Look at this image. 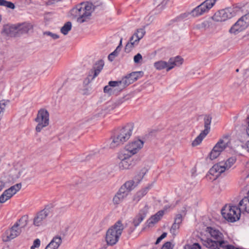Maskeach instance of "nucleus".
<instances>
[{"label": "nucleus", "instance_id": "35", "mask_svg": "<svg viewBox=\"0 0 249 249\" xmlns=\"http://www.w3.org/2000/svg\"><path fill=\"white\" fill-rule=\"evenodd\" d=\"M145 33V31L144 29L140 28L138 29L136 33L134 34L136 36V40L140 41L143 37Z\"/></svg>", "mask_w": 249, "mask_h": 249}, {"label": "nucleus", "instance_id": "43", "mask_svg": "<svg viewBox=\"0 0 249 249\" xmlns=\"http://www.w3.org/2000/svg\"><path fill=\"white\" fill-rule=\"evenodd\" d=\"M93 76V74H91L89 71L88 76L85 78V79L83 81V84L85 86H87L93 79H92V77Z\"/></svg>", "mask_w": 249, "mask_h": 249}, {"label": "nucleus", "instance_id": "44", "mask_svg": "<svg viewBox=\"0 0 249 249\" xmlns=\"http://www.w3.org/2000/svg\"><path fill=\"white\" fill-rule=\"evenodd\" d=\"M118 191L123 194L124 196H126L129 192L127 188L124 185V184L121 187Z\"/></svg>", "mask_w": 249, "mask_h": 249}, {"label": "nucleus", "instance_id": "21", "mask_svg": "<svg viewBox=\"0 0 249 249\" xmlns=\"http://www.w3.org/2000/svg\"><path fill=\"white\" fill-rule=\"evenodd\" d=\"M241 212L245 211L249 213V196L244 197L239 203Z\"/></svg>", "mask_w": 249, "mask_h": 249}, {"label": "nucleus", "instance_id": "62", "mask_svg": "<svg viewBox=\"0 0 249 249\" xmlns=\"http://www.w3.org/2000/svg\"><path fill=\"white\" fill-rule=\"evenodd\" d=\"M4 187V184L1 181H0V192L2 190L3 187Z\"/></svg>", "mask_w": 249, "mask_h": 249}, {"label": "nucleus", "instance_id": "47", "mask_svg": "<svg viewBox=\"0 0 249 249\" xmlns=\"http://www.w3.org/2000/svg\"><path fill=\"white\" fill-rule=\"evenodd\" d=\"M142 60V55L138 53L134 57V61L135 63H140V61Z\"/></svg>", "mask_w": 249, "mask_h": 249}, {"label": "nucleus", "instance_id": "55", "mask_svg": "<svg viewBox=\"0 0 249 249\" xmlns=\"http://www.w3.org/2000/svg\"><path fill=\"white\" fill-rule=\"evenodd\" d=\"M151 185H149L148 186L146 187L144 189L141 190V191L142 192L143 195H144V196H145L147 193L148 191L151 188Z\"/></svg>", "mask_w": 249, "mask_h": 249}, {"label": "nucleus", "instance_id": "23", "mask_svg": "<svg viewBox=\"0 0 249 249\" xmlns=\"http://www.w3.org/2000/svg\"><path fill=\"white\" fill-rule=\"evenodd\" d=\"M124 101L123 99H119L116 102H108L107 103L105 109L110 111L120 105Z\"/></svg>", "mask_w": 249, "mask_h": 249}, {"label": "nucleus", "instance_id": "64", "mask_svg": "<svg viewBox=\"0 0 249 249\" xmlns=\"http://www.w3.org/2000/svg\"><path fill=\"white\" fill-rule=\"evenodd\" d=\"M90 157V155H89L87 156L86 157V160H89L90 159V158H89V157Z\"/></svg>", "mask_w": 249, "mask_h": 249}, {"label": "nucleus", "instance_id": "14", "mask_svg": "<svg viewBox=\"0 0 249 249\" xmlns=\"http://www.w3.org/2000/svg\"><path fill=\"white\" fill-rule=\"evenodd\" d=\"M143 142L140 139L134 140L127 144L123 151H127L128 154L132 156L143 147Z\"/></svg>", "mask_w": 249, "mask_h": 249}, {"label": "nucleus", "instance_id": "53", "mask_svg": "<svg viewBox=\"0 0 249 249\" xmlns=\"http://www.w3.org/2000/svg\"><path fill=\"white\" fill-rule=\"evenodd\" d=\"M40 241L39 239H36L34 241L33 245L32 246V248H38L40 246Z\"/></svg>", "mask_w": 249, "mask_h": 249}, {"label": "nucleus", "instance_id": "5", "mask_svg": "<svg viewBox=\"0 0 249 249\" xmlns=\"http://www.w3.org/2000/svg\"><path fill=\"white\" fill-rule=\"evenodd\" d=\"M216 2V0H206L200 4L193 9L190 12L184 13L181 16L182 18H186L188 15L193 17H197L208 12Z\"/></svg>", "mask_w": 249, "mask_h": 249}, {"label": "nucleus", "instance_id": "2", "mask_svg": "<svg viewBox=\"0 0 249 249\" xmlns=\"http://www.w3.org/2000/svg\"><path fill=\"white\" fill-rule=\"evenodd\" d=\"M133 128V124L130 123L116 130L111 137L110 147L114 148L127 141L132 135Z\"/></svg>", "mask_w": 249, "mask_h": 249}, {"label": "nucleus", "instance_id": "61", "mask_svg": "<svg viewBox=\"0 0 249 249\" xmlns=\"http://www.w3.org/2000/svg\"><path fill=\"white\" fill-rule=\"evenodd\" d=\"M137 193L139 195H140V197H141L142 198L143 196H144V195H143V194L142 193V192L141 191H140L138 192Z\"/></svg>", "mask_w": 249, "mask_h": 249}, {"label": "nucleus", "instance_id": "51", "mask_svg": "<svg viewBox=\"0 0 249 249\" xmlns=\"http://www.w3.org/2000/svg\"><path fill=\"white\" fill-rule=\"evenodd\" d=\"M139 41H136V36L134 35H133L129 39V41L128 43H133V45L135 46V45H137Z\"/></svg>", "mask_w": 249, "mask_h": 249}, {"label": "nucleus", "instance_id": "19", "mask_svg": "<svg viewBox=\"0 0 249 249\" xmlns=\"http://www.w3.org/2000/svg\"><path fill=\"white\" fill-rule=\"evenodd\" d=\"M104 65V61L100 60L98 61L94 65L93 69L89 71L93 74L92 79L95 78L100 72Z\"/></svg>", "mask_w": 249, "mask_h": 249}, {"label": "nucleus", "instance_id": "16", "mask_svg": "<svg viewBox=\"0 0 249 249\" xmlns=\"http://www.w3.org/2000/svg\"><path fill=\"white\" fill-rule=\"evenodd\" d=\"M148 206L146 205L140 211L139 213L135 217L133 221V224L135 227L138 226L145 218L148 212Z\"/></svg>", "mask_w": 249, "mask_h": 249}, {"label": "nucleus", "instance_id": "6", "mask_svg": "<svg viewBox=\"0 0 249 249\" xmlns=\"http://www.w3.org/2000/svg\"><path fill=\"white\" fill-rule=\"evenodd\" d=\"M240 10L238 7H228L216 12L213 16V20L217 22L225 21L234 17Z\"/></svg>", "mask_w": 249, "mask_h": 249}, {"label": "nucleus", "instance_id": "31", "mask_svg": "<svg viewBox=\"0 0 249 249\" xmlns=\"http://www.w3.org/2000/svg\"><path fill=\"white\" fill-rule=\"evenodd\" d=\"M126 196H124L123 194L121 193L120 192L118 191L116 193L114 197H113V201L114 204H118L121 201H122L126 197Z\"/></svg>", "mask_w": 249, "mask_h": 249}, {"label": "nucleus", "instance_id": "26", "mask_svg": "<svg viewBox=\"0 0 249 249\" xmlns=\"http://www.w3.org/2000/svg\"><path fill=\"white\" fill-rule=\"evenodd\" d=\"M154 65L156 69L158 70H161L165 68H166L167 70V68L170 66L169 62H166L162 60L156 62L154 63Z\"/></svg>", "mask_w": 249, "mask_h": 249}, {"label": "nucleus", "instance_id": "11", "mask_svg": "<svg viewBox=\"0 0 249 249\" xmlns=\"http://www.w3.org/2000/svg\"><path fill=\"white\" fill-rule=\"evenodd\" d=\"M229 141L228 136H225L223 139H220L210 153V159L213 160L217 158L220 155L221 152L228 146Z\"/></svg>", "mask_w": 249, "mask_h": 249}, {"label": "nucleus", "instance_id": "34", "mask_svg": "<svg viewBox=\"0 0 249 249\" xmlns=\"http://www.w3.org/2000/svg\"><path fill=\"white\" fill-rule=\"evenodd\" d=\"M236 160V159L232 157L229 158L225 162H223V164L226 169V170L230 168L232 165L235 162Z\"/></svg>", "mask_w": 249, "mask_h": 249}, {"label": "nucleus", "instance_id": "56", "mask_svg": "<svg viewBox=\"0 0 249 249\" xmlns=\"http://www.w3.org/2000/svg\"><path fill=\"white\" fill-rule=\"evenodd\" d=\"M142 197H140V196L137 193L133 197V201L136 203L138 202L141 199Z\"/></svg>", "mask_w": 249, "mask_h": 249}, {"label": "nucleus", "instance_id": "18", "mask_svg": "<svg viewBox=\"0 0 249 249\" xmlns=\"http://www.w3.org/2000/svg\"><path fill=\"white\" fill-rule=\"evenodd\" d=\"M164 213L163 210L159 211L155 214L152 215L149 218L147 221L146 224L148 227H151L154 224L158 222L162 217Z\"/></svg>", "mask_w": 249, "mask_h": 249}, {"label": "nucleus", "instance_id": "20", "mask_svg": "<svg viewBox=\"0 0 249 249\" xmlns=\"http://www.w3.org/2000/svg\"><path fill=\"white\" fill-rule=\"evenodd\" d=\"M183 59L179 56L171 58L169 60V63L170 66L168 67L167 71H168L172 69L175 66H179L182 64Z\"/></svg>", "mask_w": 249, "mask_h": 249}, {"label": "nucleus", "instance_id": "8", "mask_svg": "<svg viewBox=\"0 0 249 249\" xmlns=\"http://www.w3.org/2000/svg\"><path fill=\"white\" fill-rule=\"evenodd\" d=\"M53 205L52 204L47 205L44 208L37 212L33 219V224L35 226H40L43 224L47 217L52 212Z\"/></svg>", "mask_w": 249, "mask_h": 249}, {"label": "nucleus", "instance_id": "54", "mask_svg": "<svg viewBox=\"0 0 249 249\" xmlns=\"http://www.w3.org/2000/svg\"><path fill=\"white\" fill-rule=\"evenodd\" d=\"M6 7L7 8H10L12 9H14L15 7L14 4L12 2L6 1Z\"/></svg>", "mask_w": 249, "mask_h": 249}, {"label": "nucleus", "instance_id": "28", "mask_svg": "<svg viewBox=\"0 0 249 249\" xmlns=\"http://www.w3.org/2000/svg\"><path fill=\"white\" fill-rule=\"evenodd\" d=\"M32 27V25L30 23H24L20 25L17 29L21 31L22 33H27Z\"/></svg>", "mask_w": 249, "mask_h": 249}, {"label": "nucleus", "instance_id": "25", "mask_svg": "<svg viewBox=\"0 0 249 249\" xmlns=\"http://www.w3.org/2000/svg\"><path fill=\"white\" fill-rule=\"evenodd\" d=\"M147 171V170L143 168L141 170L139 174L135 176L133 181H134V183L137 185L138 183L142 180L144 176L145 175Z\"/></svg>", "mask_w": 249, "mask_h": 249}, {"label": "nucleus", "instance_id": "42", "mask_svg": "<svg viewBox=\"0 0 249 249\" xmlns=\"http://www.w3.org/2000/svg\"><path fill=\"white\" fill-rule=\"evenodd\" d=\"M183 219L182 216L181 214H178L176 215L174 219L175 223L180 225Z\"/></svg>", "mask_w": 249, "mask_h": 249}, {"label": "nucleus", "instance_id": "45", "mask_svg": "<svg viewBox=\"0 0 249 249\" xmlns=\"http://www.w3.org/2000/svg\"><path fill=\"white\" fill-rule=\"evenodd\" d=\"M134 47L133 43L128 42L125 46L124 51L126 53H129Z\"/></svg>", "mask_w": 249, "mask_h": 249}, {"label": "nucleus", "instance_id": "12", "mask_svg": "<svg viewBox=\"0 0 249 249\" xmlns=\"http://www.w3.org/2000/svg\"><path fill=\"white\" fill-rule=\"evenodd\" d=\"M249 25V12L241 17L231 28L229 32L234 34L245 29Z\"/></svg>", "mask_w": 249, "mask_h": 249}, {"label": "nucleus", "instance_id": "59", "mask_svg": "<svg viewBox=\"0 0 249 249\" xmlns=\"http://www.w3.org/2000/svg\"><path fill=\"white\" fill-rule=\"evenodd\" d=\"M83 94H89V93L90 90L88 88H86L83 90Z\"/></svg>", "mask_w": 249, "mask_h": 249}, {"label": "nucleus", "instance_id": "32", "mask_svg": "<svg viewBox=\"0 0 249 249\" xmlns=\"http://www.w3.org/2000/svg\"><path fill=\"white\" fill-rule=\"evenodd\" d=\"M129 77L133 80V82H135L138 78L142 77L143 75V72L142 71H134L128 74Z\"/></svg>", "mask_w": 249, "mask_h": 249}, {"label": "nucleus", "instance_id": "57", "mask_svg": "<svg viewBox=\"0 0 249 249\" xmlns=\"http://www.w3.org/2000/svg\"><path fill=\"white\" fill-rule=\"evenodd\" d=\"M6 1L7 0H0V5L6 7Z\"/></svg>", "mask_w": 249, "mask_h": 249}, {"label": "nucleus", "instance_id": "24", "mask_svg": "<svg viewBox=\"0 0 249 249\" xmlns=\"http://www.w3.org/2000/svg\"><path fill=\"white\" fill-rule=\"evenodd\" d=\"M122 45V38L121 39L120 43L119 45L117 46V47L116 48V49L112 52L111 53H110L108 56V59L112 62L113 61L114 58L117 56L119 52H120L121 50V47Z\"/></svg>", "mask_w": 249, "mask_h": 249}, {"label": "nucleus", "instance_id": "27", "mask_svg": "<svg viewBox=\"0 0 249 249\" xmlns=\"http://www.w3.org/2000/svg\"><path fill=\"white\" fill-rule=\"evenodd\" d=\"M108 84L109 86L113 89L114 88H116V89H115V90H117V91H120L124 89V88H123L121 80L110 81L108 82Z\"/></svg>", "mask_w": 249, "mask_h": 249}, {"label": "nucleus", "instance_id": "10", "mask_svg": "<svg viewBox=\"0 0 249 249\" xmlns=\"http://www.w3.org/2000/svg\"><path fill=\"white\" fill-rule=\"evenodd\" d=\"M212 117L210 115H206L204 118V129L202 130L199 135L193 141L192 145L197 146L200 144L203 139L209 134L211 129V124Z\"/></svg>", "mask_w": 249, "mask_h": 249}, {"label": "nucleus", "instance_id": "4", "mask_svg": "<svg viewBox=\"0 0 249 249\" xmlns=\"http://www.w3.org/2000/svg\"><path fill=\"white\" fill-rule=\"evenodd\" d=\"M124 226L121 220L117 221L107 231L106 241L109 246L115 245L119 241Z\"/></svg>", "mask_w": 249, "mask_h": 249}, {"label": "nucleus", "instance_id": "9", "mask_svg": "<svg viewBox=\"0 0 249 249\" xmlns=\"http://www.w3.org/2000/svg\"><path fill=\"white\" fill-rule=\"evenodd\" d=\"M35 121L38 123L36 127V132H40L43 128L46 127L49 124V113L44 108L40 109L37 113Z\"/></svg>", "mask_w": 249, "mask_h": 249}, {"label": "nucleus", "instance_id": "46", "mask_svg": "<svg viewBox=\"0 0 249 249\" xmlns=\"http://www.w3.org/2000/svg\"><path fill=\"white\" fill-rule=\"evenodd\" d=\"M9 198H8L7 197V195L6 194L3 192L2 194L0 196V203H3L5 202H6L7 200H8Z\"/></svg>", "mask_w": 249, "mask_h": 249}, {"label": "nucleus", "instance_id": "17", "mask_svg": "<svg viewBox=\"0 0 249 249\" xmlns=\"http://www.w3.org/2000/svg\"><path fill=\"white\" fill-rule=\"evenodd\" d=\"M226 170L223 162H220L217 164H214L209 171L210 174L215 176L216 177L218 176L221 173H223Z\"/></svg>", "mask_w": 249, "mask_h": 249}, {"label": "nucleus", "instance_id": "15", "mask_svg": "<svg viewBox=\"0 0 249 249\" xmlns=\"http://www.w3.org/2000/svg\"><path fill=\"white\" fill-rule=\"evenodd\" d=\"M22 231L15 224L9 230L6 231L3 235V240L9 241L20 235Z\"/></svg>", "mask_w": 249, "mask_h": 249}, {"label": "nucleus", "instance_id": "40", "mask_svg": "<svg viewBox=\"0 0 249 249\" xmlns=\"http://www.w3.org/2000/svg\"><path fill=\"white\" fill-rule=\"evenodd\" d=\"M180 225L174 223L170 229V232L173 234L176 235L177 231L179 229Z\"/></svg>", "mask_w": 249, "mask_h": 249}, {"label": "nucleus", "instance_id": "7", "mask_svg": "<svg viewBox=\"0 0 249 249\" xmlns=\"http://www.w3.org/2000/svg\"><path fill=\"white\" fill-rule=\"evenodd\" d=\"M241 209L236 206H225L221 210L223 217L229 222H234L240 219Z\"/></svg>", "mask_w": 249, "mask_h": 249}, {"label": "nucleus", "instance_id": "13", "mask_svg": "<svg viewBox=\"0 0 249 249\" xmlns=\"http://www.w3.org/2000/svg\"><path fill=\"white\" fill-rule=\"evenodd\" d=\"M131 157L127 151H122L119 153L118 158L121 160L119 166L121 169H128L131 167L132 164Z\"/></svg>", "mask_w": 249, "mask_h": 249}, {"label": "nucleus", "instance_id": "22", "mask_svg": "<svg viewBox=\"0 0 249 249\" xmlns=\"http://www.w3.org/2000/svg\"><path fill=\"white\" fill-rule=\"evenodd\" d=\"M28 216L27 215L22 216L14 224L22 231L25 228L28 224Z\"/></svg>", "mask_w": 249, "mask_h": 249}, {"label": "nucleus", "instance_id": "3", "mask_svg": "<svg viewBox=\"0 0 249 249\" xmlns=\"http://www.w3.org/2000/svg\"><path fill=\"white\" fill-rule=\"evenodd\" d=\"M92 12L91 4L82 2L71 10V14L77 17V22L82 23L89 18Z\"/></svg>", "mask_w": 249, "mask_h": 249}, {"label": "nucleus", "instance_id": "52", "mask_svg": "<svg viewBox=\"0 0 249 249\" xmlns=\"http://www.w3.org/2000/svg\"><path fill=\"white\" fill-rule=\"evenodd\" d=\"M45 34L51 36L53 39H56L59 38V36L57 34L52 33L50 32H47L45 33Z\"/></svg>", "mask_w": 249, "mask_h": 249}, {"label": "nucleus", "instance_id": "50", "mask_svg": "<svg viewBox=\"0 0 249 249\" xmlns=\"http://www.w3.org/2000/svg\"><path fill=\"white\" fill-rule=\"evenodd\" d=\"M4 192L7 195V197L8 198H9V199L15 195V194L13 193V192H12V191H10L9 188L5 190Z\"/></svg>", "mask_w": 249, "mask_h": 249}, {"label": "nucleus", "instance_id": "48", "mask_svg": "<svg viewBox=\"0 0 249 249\" xmlns=\"http://www.w3.org/2000/svg\"><path fill=\"white\" fill-rule=\"evenodd\" d=\"M167 236V233L166 232H163L162 233V234L159 237L156 242H155V244L156 245H157L160 242V241L163 239H164L165 237H166Z\"/></svg>", "mask_w": 249, "mask_h": 249}, {"label": "nucleus", "instance_id": "58", "mask_svg": "<svg viewBox=\"0 0 249 249\" xmlns=\"http://www.w3.org/2000/svg\"><path fill=\"white\" fill-rule=\"evenodd\" d=\"M6 1L7 0H0V5L6 7Z\"/></svg>", "mask_w": 249, "mask_h": 249}, {"label": "nucleus", "instance_id": "30", "mask_svg": "<svg viewBox=\"0 0 249 249\" xmlns=\"http://www.w3.org/2000/svg\"><path fill=\"white\" fill-rule=\"evenodd\" d=\"M121 81L124 89L133 83L132 79L129 77L128 74L123 77Z\"/></svg>", "mask_w": 249, "mask_h": 249}, {"label": "nucleus", "instance_id": "33", "mask_svg": "<svg viewBox=\"0 0 249 249\" xmlns=\"http://www.w3.org/2000/svg\"><path fill=\"white\" fill-rule=\"evenodd\" d=\"M53 242L52 246H51V249H53V247L58 246V248L59 247L62 243L61 238L59 236H56L53 238L52 240L49 244H51Z\"/></svg>", "mask_w": 249, "mask_h": 249}, {"label": "nucleus", "instance_id": "41", "mask_svg": "<svg viewBox=\"0 0 249 249\" xmlns=\"http://www.w3.org/2000/svg\"><path fill=\"white\" fill-rule=\"evenodd\" d=\"M184 249H201V246L198 243H194L191 245H186Z\"/></svg>", "mask_w": 249, "mask_h": 249}, {"label": "nucleus", "instance_id": "29", "mask_svg": "<svg viewBox=\"0 0 249 249\" xmlns=\"http://www.w3.org/2000/svg\"><path fill=\"white\" fill-rule=\"evenodd\" d=\"M71 23L70 21H68L64 24L63 26L61 28L60 31L64 35H67L71 29Z\"/></svg>", "mask_w": 249, "mask_h": 249}, {"label": "nucleus", "instance_id": "39", "mask_svg": "<svg viewBox=\"0 0 249 249\" xmlns=\"http://www.w3.org/2000/svg\"><path fill=\"white\" fill-rule=\"evenodd\" d=\"M21 183H17L9 188L10 191H12L16 194L21 188Z\"/></svg>", "mask_w": 249, "mask_h": 249}, {"label": "nucleus", "instance_id": "38", "mask_svg": "<svg viewBox=\"0 0 249 249\" xmlns=\"http://www.w3.org/2000/svg\"><path fill=\"white\" fill-rule=\"evenodd\" d=\"M115 89L112 88L110 86H109V84L107 86H106L104 88V92L106 93H107L109 95H111L113 94L115 92Z\"/></svg>", "mask_w": 249, "mask_h": 249}, {"label": "nucleus", "instance_id": "1", "mask_svg": "<svg viewBox=\"0 0 249 249\" xmlns=\"http://www.w3.org/2000/svg\"><path fill=\"white\" fill-rule=\"evenodd\" d=\"M206 231L209 233L213 238L202 240V244L206 248L209 249H220V248L224 249L227 245L228 242L224 240L223 233L219 230L208 227Z\"/></svg>", "mask_w": 249, "mask_h": 249}, {"label": "nucleus", "instance_id": "49", "mask_svg": "<svg viewBox=\"0 0 249 249\" xmlns=\"http://www.w3.org/2000/svg\"><path fill=\"white\" fill-rule=\"evenodd\" d=\"M161 249H172L171 243L170 242H166L163 245Z\"/></svg>", "mask_w": 249, "mask_h": 249}, {"label": "nucleus", "instance_id": "63", "mask_svg": "<svg viewBox=\"0 0 249 249\" xmlns=\"http://www.w3.org/2000/svg\"><path fill=\"white\" fill-rule=\"evenodd\" d=\"M247 133L249 135V122H248V127H247Z\"/></svg>", "mask_w": 249, "mask_h": 249}, {"label": "nucleus", "instance_id": "60", "mask_svg": "<svg viewBox=\"0 0 249 249\" xmlns=\"http://www.w3.org/2000/svg\"><path fill=\"white\" fill-rule=\"evenodd\" d=\"M245 146H246L247 151L249 152V141L247 142Z\"/></svg>", "mask_w": 249, "mask_h": 249}, {"label": "nucleus", "instance_id": "37", "mask_svg": "<svg viewBox=\"0 0 249 249\" xmlns=\"http://www.w3.org/2000/svg\"><path fill=\"white\" fill-rule=\"evenodd\" d=\"M124 185L127 188L129 192L132 190L136 186H137L135 183L134 181L132 180L126 181Z\"/></svg>", "mask_w": 249, "mask_h": 249}, {"label": "nucleus", "instance_id": "36", "mask_svg": "<svg viewBox=\"0 0 249 249\" xmlns=\"http://www.w3.org/2000/svg\"><path fill=\"white\" fill-rule=\"evenodd\" d=\"M14 28L12 26L8 25L4 26L2 29V33L7 36H12L13 35L12 32L14 31Z\"/></svg>", "mask_w": 249, "mask_h": 249}]
</instances>
